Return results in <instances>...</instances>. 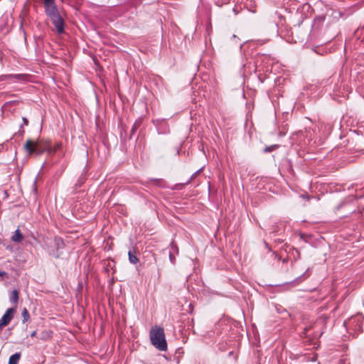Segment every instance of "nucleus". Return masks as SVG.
I'll use <instances>...</instances> for the list:
<instances>
[{"mask_svg":"<svg viewBox=\"0 0 364 364\" xmlns=\"http://www.w3.org/2000/svg\"><path fill=\"white\" fill-rule=\"evenodd\" d=\"M23 148L28 154H35L41 155L44 152H48L51 150V144L49 141L41 139L33 141L31 139H27Z\"/></svg>","mask_w":364,"mask_h":364,"instance_id":"obj_1","label":"nucleus"},{"mask_svg":"<svg viewBox=\"0 0 364 364\" xmlns=\"http://www.w3.org/2000/svg\"><path fill=\"white\" fill-rule=\"evenodd\" d=\"M150 340L153 346L161 351L167 350V343L164 330L162 327L155 326L150 331Z\"/></svg>","mask_w":364,"mask_h":364,"instance_id":"obj_2","label":"nucleus"},{"mask_svg":"<svg viewBox=\"0 0 364 364\" xmlns=\"http://www.w3.org/2000/svg\"><path fill=\"white\" fill-rule=\"evenodd\" d=\"M46 14L51 18L59 14L58 9L55 3V0H44L43 1Z\"/></svg>","mask_w":364,"mask_h":364,"instance_id":"obj_3","label":"nucleus"},{"mask_svg":"<svg viewBox=\"0 0 364 364\" xmlns=\"http://www.w3.org/2000/svg\"><path fill=\"white\" fill-rule=\"evenodd\" d=\"M58 34L64 33L65 23L60 14L50 18Z\"/></svg>","mask_w":364,"mask_h":364,"instance_id":"obj_4","label":"nucleus"},{"mask_svg":"<svg viewBox=\"0 0 364 364\" xmlns=\"http://www.w3.org/2000/svg\"><path fill=\"white\" fill-rule=\"evenodd\" d=\"M14 312L15 309L14 308H9L6 311L2 318L0 319V330L11 322L14 317Z\"/></svg>","mask_w":364,"mask_h":364,"instance_id":"obj_5","label":"nucleus"},{"mask_svg":"<svg viewBox=\"0 0 364 364\" xmlns=\"http://www.w3.org/2000/svg\"><path fill=\"white\" fill-rule=\"evenodd\" d=\"M27 76L24 74H9V75H0V81L3 80H11V81H18V80H26Z\"/></svg>","mask_w":364,"mask_h":364,"instance_id":"obj_6","label":"nucleus"},{"mask_svg":"<svg viewBox=\"0 0 364 364\" xmlns=\"http://www.w3.org/2000/svg\"><path fill=\"white\" fill-rule=\"evenodd\" d=\"M129 261L132 264H137L139 260L136 257V250L135 247H132V250H130L128 252Z\"/></svg>","mask_w":364,"mask_h":364,"instance_id":"obj_7","label":"nucleus"},{"mask_svg":"<svg viewBox=\"0 0 364 364\" xmlns=\"http://www.w3.org/2000/svg\"><path fill=\"white\" fill-rule=\"evenodd\" d=\"M23 237L19 229L16 230L11 237V240L14 242H20L22 241Z\"/></svg>","mask_w":364,"mask_h":364,"instance_id":"obj_8","label":"nucleus"},{"mask_svg":"<svg viewBox=\"0 0 364 364\" xmlns=\"http://www.w3.org/2000/svg\"><path fill=\"white\" fill-rule=\"evenodd\" d=\"M21 356V353L20 352L14 353L9 358L8 364H18Z\"/></svg>","mask_w":364,"mask_h":364,"instance_id":"obj_9","label":"nucleus"},{"mask_svg":"<svg viewBox=\"0 0 364 364\" xmlns=\"http://www.w3.org/2000/svg\"><path fill=\"white\" fill-rule=\"evenodd\" d=\"M52 333L51 331H43L39 334L38 338L41 340L46 341L52 337Z\"/></svg>","mask_w":364,"mask_h":364,"instance_id":"obj_10","label":"nucleus"},{"mask_svg":"<svg viewBox=\"0 0 364 364\" xmlns=\"http://www.w3.org/2000/svg\"><path fill=\"white\" fill-rule=\"evenodd\" d=\"M142 119L141 118H138L134 123L133 126H132V130H131V135L132 136L133 134H134V133L136 132V130L139 128V127L142 124Z\"/></svg>","mask_w":364,"mask_h":364,"instance_id":"obj_11","label":"nucleus"},{"mask_svg":"<svg viewBox=\"0 0 364 364\" xmlns=\"http://www.w3.org/2000/svg\"><path fill=\"white\" fill-rule=\"evenodd\" d=\"M21 315H22V322L23 323H26V321H28L29 320L30 314L26 308H24L23 309Z\"/></svg>","mask_w":364,"mask_h":364,"instance_id":"obj_12","label":"nucleus"},{"mask_svg":"<svg viewBox=\"0 0 364 364\" xmlns=\"http://www.w3.org/2000/svg\"><path fill=\"white\" fill-rule=\"evenodd\" d=\"M18 300V290L15 289L12 291L11 301H13L14 304H17Z\"/></svg>","mask_w":364,"mask_h":364,"instance_id":"obj_13","label":"nucleus"},{"mask_svg":"<svg viewBox=\"0 0 364 364\" xmlns=\"http://www.w3.org/2000/svg\"><path fill=\"white\" fill-rule=\"evenodd\" d=\"M62 144L61 143H57L53 147L51 146V150L49 151V153H54L57 151L60 150L61 149Z\"/></svg>","mask_w":364,"mask_h":364,"instance_id":"obj_14","label":"nucleus"},{"mask_svg":"<svg viewBox=\"0 0 364 364\" xmlns=\"http://www.w3.org/2000/svg\"><path fill=\"white\" fill-rule=\"evenodd\" d=\"M277 147H278V145H276V144L272 145V146H267L264 149V152H271V151L275 150Z\"/></svg>","mask_w":364,"mask_h":364,"instance_id":"obj_15","label":"nucleus"},{"mask_svg":"<svg viewBox=\"0 0 364 364\" xmlns=\"http://www.w3.org/2000/svg\"><path fill=\"white\" fill-rule=\"evenodd\" d=\"M22 120H23V124H21V126H20L21 129L23 128L24 126H27L28 124V120L26 117H23L22 118Z\"/></svg>","mask_w":364,"mask_h":364,"instance_id":"obj_16","label":"nucleus"},{"mask_svg":"<svg viewBox=\"0 0 364 364\" xmlns=\"http://www.w3.org/2000/svg\"><path fill=\"white\" fill-rule=\"evenodd\" d=\"M171 252L173 253V252H176V254L178 252V247H176V245L174 244V243H171Z\"/></svg>","mask_w":364,"mask_h":364,"instance_id":"obj_17","label":"nucleus"},{"mask_svg":"<svg viewBox=\"0 0 364 364\" xmlns=\"http://www.w3.org/2000/svg\"><path fill=\"white\" fill-rule=\"evenodd\" d=\"M169 259L172 264H175L176 257L171 251L169 252Z\"/></svg>","mask_w":364,"mask_h":364,"instance_id":"obj_18","label":"nucleus"},{"mask_svg":"<svg viewBox=\"0 0 364 364\" xmlns=\"http://www.w3.org/2000/svg\"><path fill=\"white\" fill-rule=\"evenodd\" d=\"M24 133H25L24 129L23 128L22 129L20 128V129L18 130V132L16 134H18V135H19L21 136H23Z\"/></svg>","mask_w":364,"mask_h":364,"instance_id":"obj_19","label":"nucleus"},{"mask_svg":"<svg viewBox=\"0 0 364 364\" xmlns=\"http://www.w3.org/2000/svg\"><path fill=\"white\" fill-rule=\"evenodd\" d=\"M36 331H34L31 334V337H34V336H36Z\"/></svg>","mask_w":364,"mask_h":364,"instance_id":"obj_20","label":"nucleus"},{"mask_svg":"<svg viewBox=\"0 0 364 364\" xmlns=\"http://www.w3.org/2000/svg\"><path fill=\"white\" fill-rule=\"evenodd\" d=\"M6 274L5 272H0V276H4Z\"/></svg>","mask_w":364,"mask_h":364,"instance_id":"obj_21","label":"nucleus"},{"mask_svg":"<svg viewBox=\"0 0 364 364\" xmlns=\"http://www.w3.org/2000/svg\"><path fill=\"white\" fill-rule=\"evenodd\" d=\"M55 242H56L57 245H59L60 240H55Z\"/></svg>","mask_w":364,"mask_h":364,"instance_id":"obj_22","label":"nucleus"}]
</instances>
